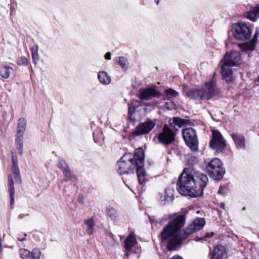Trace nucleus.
Masks as SVG:
<instances>
[{"label":"nucleus","mask_w":259,"mask_h":259,"mask_svg":"<svg viewBox=\"0 0 259 259\" xmlns=\"http://www.w3.org/2000/svg\"><path fill=\"white\" fill-rule=\"evenodd\" d=\"M208 182L206 175L193 168H185L179 176L177 190L182 195L195 198L203 194Z\"/></svg>","instance_id":"nucleus-1"},{"label":"nucleus","mask_w":259,"mask_h":259,"mask_svg":"<svg viewBox=\"0 0 259 259\" xmlns=\"http://www.w3.org/2000/svg\"><path fill=\"white\" fill-rule=\"evenodd\" d=\"M184 222L185 218L183 215H177L161 232V242L169 250L177 249L182 240L197 231L194 225L191 223L184 230L185 236H181L180 233L181 228L184 225Z\"/></svg>","instance_id":"nucleus-2"},{"label":"nucleus","mask_w":259,"mask_h":259,"mask_svg":"<svg viewBox=\"0 0 259 259\" xmlns=\"http://www.w3.org/2000/svg\"><path fill=\"white\" fill-rule=\"evenodd\" d=\"M240 54L236 51H232L226 53L224 58L220 61L221 75L223 78L229 83L234 79L232 67L239 66L242 63Z\"/></svg>","instance_id":"nucleus-3"},{"label":"nucleus","mask_w":259,"mask_h":259,"mask_svg":"<svg viewBox=\"0 0 259 259\" xmlns=\"http://www.w3.org/2000/svg\"><path fill=\"white\" fill-rule=\"evenodd\" d=\"M215 82L211 78L197 88L187 91V97L194 100H209L212 98L214 93Z\"/></svg>","instance_id":"nucleus-4"},{"label":"nucleus","mask_w":259,"mask_h":259,"mask_svg":"<svg viewBox=\"0 0 259 259\" xmlns=\"http://www.w3.org/2000/svg\"><path fill=\"white\" fill-rule=\"evenodd\" d=\"M251 32L250 27L244 22H238L232 25V34L237 39L246 40L249 39Z\"/></svg>","instance_id":"nucleus-5"},{"label":"nucleus","mask_w":259,"mask_h":259,"mask_svg":"<svg viewBox=\"0 0 259 259\" xmlns=\"http://www.w3.org/2000/svg\"><path fill=\"white\" fill-rule=\"evenodd\" d=\"M203 170L215 180H221L225 174L224 167L220 163H203Z\"/></svg>","instance_id":"nucleus-6"},{"label":"nucleus","mask_w":259,"mask_h":259,"mask_svg":"<svg viewBox=\"0 0 259 259\" xmlns=\"http://www.w3.org/2000/svg\"><path fill=\"white\" fill-rule=\"evenodd\" d=\"M182 135L186 145L192 150L196 151L198 149L199 142L196 132L194 129L191 127L184 129Z\"/></svg>","instance_id":"nucleus-7"},{"label":"nucleus","mask_w":259,"mask_h":259,"mask_svg":"<svg viewBox=\"0 0 259 259\" xmlns=\"http://www.w3.org/2000/svg\"><path fill=\"white\" fill-rule=\"evenodd\" d=\"M227 143L219 131H212V139L209 142L210 147L218 152H221L226 148Z\"/></svg>","instance_id":"nucleus-8"},{"label":"nucleus","mask_w":259,"mask_h":259,"mask_svg":"<svg viewBox=\"0 0 259 259\" xmlns=\"http://www.w3.org/2000/svg\"><path fill=\"white\" fill-rule=\"evenodd\" d=\"M176 134L167 125H164L157 136L159 142L164 145H169L175 141Z\"/></svg>","instance_id":"nucleus-9"},{"label":"nucleus","mask_w":259,"mask_h":259,"mask_svg":"<svg viewBox=\"0 0 259 259\" xmlns=\"http://www.w3.org/2000/svg\"><path fill=\"white\" fill-rule=\"evenodd\" d=\"M156 124V120H147L137 125L133 134L136 136L147 134L152 130Z\"/></svg>","instance_id":"nucleus-10"},{"label":"nucleus","mask_w":259,"mask_h":259,"mask_svg":"<svg viewBox=\"0 0 259 259\" xmlns=\"http://www.w3.org/2000/svg\"><path fill=\"white\" fill-rule=\"evenodd\" d=\"M138 244L136 235L134 233H130L124 241V248L127 251H132L136 252V249ZM125 256L127 257L128 255V252H126Z\"/></svg>","instance_id":"nucleus-11"},{"label":"nucleus","mask_w":259,"mask_h":259,"mask_svg":"<svg viewBox=\"0 0 259 259\" xmlns=\"http://www.w3.org/2000/svg\"><path fill=\"white\" fill-rule=\"evenodd\" d=\"M19 254L22 259H40L41 251L38 248H35L31 251L25 248L19 250Z\"/></svg>","instance_id":"nucleus-12"},{"label":"nucleus","mask_w":259,"mask_h":259,"mask_svg":"<svg viewBox=\"0 0 259 259\" xmlns=\"http://www.w3.org/2000/svg\"><path fill=\"white\" fill-rule=\"evenodd\" d=\"M258 35V31L257 29H256L255 33L253 35L252 38L250 40L238 45L241 51L248 54L250 52L253 51L255 49V45L257 41Z\"/></svg>","instance_id":"nucleus-13"},{"label":"nucleus","mask_w":259,"mask_h":259,"mask_svg":"<svg viewBox=\"0 0 259 259\" xmlns=\"http://www.w3.org/2000/svg\"><path fill=\"white\" fill-rule=\"evenodd\" d=\"M159 94V92L154 88L142 89L139 92V97L141 100H147L156 97Z\"/></svg>","instance_id":"nucleus-14"},{"label":"nucleus","mask_w":259,"mask_h":259,"mask_svg":"<svg viewBox=\"0 0 259 259\" xmlns=\"http://www.w3.org/2000/svg\"><path fill=\"white\" fill-rule=\"evenodd\" d=\"M136 164L138 163H119L118 165V172L120 175L133 174Z\"/></svg>","instance_id":"nucleus-15"},{"label":"nucleus","mask_w":259,"mask_h":259,"mask_svg":"<svg viewBox=\"0 0 259 259\" xmlns=\"http://www.w3.org/2000/svg\"><path fill=\"white\" fill-rule=\"evenodd\" d=\"M231 136L236 148L238 149H245V139L242 134L238 133H232Z\"/></svg>","instance_id":"nucleus-16"},{"label":"nucleus","mask_w":259,"mask_h":259,"mask_svg":"<svg viewBox=\"0 0 259 259\" xmlns=\"http://www.w3.org/2000/svg\"><path fill=\"white\" fill-rule=\"evenodd\" d=\"M136 172L139 183L143 185L146 182V172L143 163L136 164Z\"/></svg>","instance_id":"nucleus-17"},{"label":"nucleus","mask_w":259,"mask_h":259,"mask_svg":"<svg viewBox=\"0 0 259 259\" xmlns=\"http://www.w3.org/2000/svg\"><path fill=\"white\" fill-rule=\"evenodd\" d=\"M58 166L62 169L64 176L66 178L64 180L65 181H71L73 182L77 181V178L72 174L66 163H59Z\"/></svg>","instance_id":"nucleus-18"},{"label":"nucleus","mask_w":259,"mask_h":259,"mask_svg":"<svg viewBox=\"0 0 259 259\" xmlns=\"http://www.w3.org/2000/svg\"><path fill=\"white\" fill-rule=\"evenodd\" d=\"M174 190L170 189H166L164 192L159 194V200L163 202V204L172 201L174 199Z\"/></svg>","instance_id":"nucleus-19"},{"label":"nucleus","mask_w":259,"mask_h":259,"mask_svg":"<svg viewBox=\"0 0 259 259\" xmlns=\"http://www.w3.org/2000/svg\"><path fill=\"white\" fill-rule=\"evenodd\" d=\"M98 78L100 82L104 85H108L111 81L110 76L105 71H101L98 72Z\"/></svg>","instance_id":"nucleus-20"},{"label":"nucleus","mask_w":259,"mask_h":259,"mask_svg":"<svg viewBox=\"0 0 259 259\" xmlns=\"http://www.w3.org/2000/svg\"><path fill=\"white\" fill-rule=\"evenodd\" d=\"M14 181L12 177L9 176L8 177V188L10 195L11 205H12L14 202L15 188L14 186Z\"/></svg>","instance_id":"nucleus-21"},{"label":"nucleus","mask_w":259,"mask_h":259,"mask_svg":"<svg viewBox=\"0 0 259 259\" xmlns=\"http://www.w3.org/2000/svg\"><path fill=\"white\" fill-rule=\"evenodd\" d=\"M145 158L144 150L142 148H138L135 150L133 155V162H143Z\"/></svg>","instance_id":"nucleus-22"},{"label":"nucleus","mask_w":259,"mask_h":259,"mask_svg":"<svg viewBox=\"0 0 259 259\" xmlns=\"http://www.w3.org/2000/svg\"><path fill=\"white\" fill-rule=\"evenodd\" d=\"M259 17V7H255L247 12L246 18L252 21H255Z\"/></svg>","instance_id":"nucleus-23"},{"label":"nucleus","mask_w":259,"mask_h":259,"mask_svg":"<svg viewBox=\"0 0 259 259\" xmlns=\"http://www.w3.org/2000/svg\"><path fill=\"white\" fill-rule=\"evenodd\" d=\"M84 224L88 227L87 232L91 235L94 232L95 222L92 218L89 219L84 221Z\"/></svg>","instance_id":"nucleus-24"},{"label":"nucleus","mask_w":259,"mask_h":259,"mask_svg":"<svg viewBox=\"0 0 259 259\" xmlns=\"http://www.w3.org/2000/svg\"><path fill=\"white\" fill-rule=\"evenodd\" d=\"M23 134L17 133L16 139L17 148L20 154H22L23 153Z\"/></svg>","instance_id":"nucleus-25"},{"label":"nucleus","mask_w":259,"mask_h":259,"mask_svg":"<svg viewBox=\"0 0 259 259\" xmlns=\"http://www.w3.org/2000/svg\"><path fill=\"white\" fill-rule=\"evenodd\" d=\"M13 68L9 66H3L0 68V75L5 79H7L10 77L11 72Z\"/></svg>","instance_id":"nucleus-26"},{"label":"nucleus","mask_w":259,"mask_h":259,"mask_svg":"<svg viewBox=\"0 0 259 259\" xmlns=\"http://www.w3.org/2000/svg\"><path fill=\"white\" fill-rule=\"evenodd\" d=\"M31 51L33 62L36 64L39 58L38 55V46L36 44L34 45L32 48Z\"/></svg>","instance_id":"nucleus-27"},{"label":"nucleus","mask_w":259,"mask_h":259,"mask_svg":"<svg viewBox=\"0 0 259 259\" xmlns=\"http://www.w3.org/2000/svg\"><path fill=\"white\" fill-rule=\"evenodd\" d=\"M26 125V121L25 118H20L18 120V126H17V133L23 134L25 131Z\"/></svg>","instance_id":"nucleus-28"},{"label":"nucleus","mask_w":259,"mask_h":259,"mask_svg":"<svg viewBox=\"0 0 259 259\" xmlns=\"http://www.w3.org/2000/svg\"><path fill=\"white\" fill-rule=\"evenodd\" d=\"M12 169L13 171L14 174L15 175V179L16 181L21 183L22 182L21 176L20 175L19 169L18 166L17 165V163H13L12 166Z\"/></svg>","instance_id":"nucleus-29"},{"label":"nucleus","mask_w":259,"mask_h":259,"mask_svg":"<svg viewBox=\"0 0 259 259\" xmlns=\"http://www.w3.org/2000/svg\"><path fill=\"white\" fill-rule=\"evenodd\" d=\"M194 225V227L197 231L200 230L202 228L205 224V221L203 218H197L191 223Z\"/></svg>","instance_id":"nucleus-30"},{"label":"nucleus","mask_w":259,"mask_h":259,"mask_svg":"<svg viewBox=\"0 0 259 259\" xmlns=\"http://www.w3.org/2000/svg\"><path fill=\"white\" fill-rule=\"evenodd\" d=\"M117 63L123 70H126L128 69V64H127V59L123 57H120L117 59Z\"/></svg>","instance_id":"nucleus-31"},{"label":"nucleus","mask_w":259,"mask_h":259,"mask_svg":"<svg viewBox=\"0 0 259 259\" xmlns=\"http://www.w3.org/2000/svg\"><path fill=\"white\" fill-rule=\"evenodd\" d=\"M165 93L168 99H171L179 95L178 92L171 89H166Z\"/></svg>","instance_id":"nucleus-32"},{"label":"nucleus","mask_w":259,"mask_h":259,"mask_svg":"<svg viewBox=\"0 0 259 259\" xmlns=\"http://www.w3.org/2000/svg\"><path fill=\"white\" fill-rule=\"evenodd\" d=\"M119 162H133V155L132 153H125L123 155Z\"/></svg>","instance_id":"nucleus-33"},{"label":"nucleus","mask_w":259,"mask_h":259,"mask_svg":"<svg viewBox=\"0 0 259 259\" xmlns=\"http://www.w3.org/2000/svg\"><path fill=\"white\" fill-rule=\"evenodd\" d=\"M28 63V61L27 59L23 56L19 57L17 61V64L20 66H26Z\"/></svg>","instance_id":"nucleus-34"},{"label":"nucleus","mask_w":259,"mask_h":259,"mask_svg":"<svg viewBox=\"0 0 259 259\" xmlns=\"http://www.w3.org/2000/svg\"><path fill=\"white\" fill-rule=\"evenodd\" d=\"M135 106L134 105L133 102H132L131 104H128V114L130 119H132V117L135 113Z\"/></svg>","instance_id":"nucleus-35"},{"label":"nucleus","mask_w":259,"mask_h":259,"mask_svg":"<svg viewBox=\"0 0 259 259\" xmlns=\"http://www.w3.org/2000/svg\"><path fill=\"white\" fill-rule=\"evenodd\" d=\"M173 122L175 124L181 126L184 124V120L178 117H175L173 118Z\"/></svg>","instance_id":"nucleus-36"},{"label":"nucleus","mask_w":259,"mask_h":259,"mask_svg":"<svg viewBox=\"0 0 259 259\" xmlns=\"http://www.w3.org/2000/svg\"><path fill=\"white\" fill-rule=\"evenodd\" d=\"M115 210L113 208L107 209V214L111 218L115 217Z\"/></svg>","instance_id":"nucleus-37"},{"label":"nucleus","mask_w":259,"mask_h":259,"mask_svg":"<svg viewBox=\"0 0 259 259\" xmlns=\"http://www.w3.org/2000/svg\"><path fill=\"white\" fill-rule=\"evenodd\" d=\"M227 191V189L226 187H220L218 191V193L221 195H224L226 194Z\"/></svg>","instance_id":"nucleus-38"},{"label":"nucleus","mask_w":259,"mask_h":259,"mask_svg":"<svg viewBox=\"0 0 259 259\" xmlns=\"http://www.w3.org/2000/svg\"><path fill=\"white\" fill-rule=\"evenodd\" d=\"M111 54L110 52H107L105 55V58L107 60H110L111 59Z\"/></svg>","instance_id":"nucleus-39"},{"label":"nucleus","mask_w":259,"mask_h":259,"mask_svg":"<svg viewBox=\"0 0 259 259\" xmlns=\"http://www.w3.org/2000/svg\"><path fill=\"white\" fill-rule=\"evenodd\" d=\"M27 215H28V214H21L19 215V218L20 219H22L23 217Z\"/></svg>","instance_id":"nucleus-40"},{"label":"nucleus","mask_w":259,"mask_h":259,"mask_svg":"<svg viewBox=\"0 0 259 259\" xmlns=\"http://www.w3.org/2000/svg\"><path fill=\"white\" fill-rule=\"evenodd\" d=\"M213 235H214V233L213 232H211L210 234H207L206 235V237H210L213 236Z\"/></svg>","instance_id":"nucleus-41"},{"label":"nucleus","mask_w":259,"mask_h":259,"mask_svg":"<svg viewBox=\"0 0 259 259\" xmlns=\"http://www.w3.org/2000/svg\"><path fill=\"white\" fill-rule=\"evenodd\" d=\"M215 161H220V160L219 159L217 158H214L212 159H211L210 161V162H215Z\"/></svg>","instance_id":"nucleus-42"},{"label":"nucleus","mask_w":259,"mask_h":259,"mask_svg":"<svg viewBox=\"0 0 259 259\" xmlns=\"http://www.w3.org/2000/svg\"><path fill=\"white\" fill-rule=\"evenodd\" d=\"M171 259H183L180 256H175Z\"/></svg>","instance_id":"nucleus-43"},{"label":"nucleus","mask_w":259,"mask_h":259,"mask_svg":"<svg viewBox=\"0 0 259 259\" xmlns=\"http://www.w3.org/2000/svg\"><path fill=\"white\" fill-rule=\"evenodd\" d=\"M159 0H155V2L156 3V4H157V5H158V4H159Z\"/></svg>","instance_id":"nucleus-44"},{"label":"nucleus","mask_w":259,"mask_h":259,"mask_svg":"<svg viewBox=\"0 0 259 259\" xmlns=\"http://www.w3.org/2000/svg\"><path fill=\"white\" fill-rule=\"evenodd\" d=\"M25 240V239H20V240L21 241H24Z\"/></svg>","instance_id":"nucleus-45"},{"label":"nucleus","mask_w":259,"mask_h":259,"mask_svg":"<svg viewBox=\"0 0 259 259\" xmlns=\"http://www.w3.org/2000/svg\"><path fill=\"white\" fill-rule=\"evenodd\" d=\"M169 219H171V215H169Z\"/></svg>","instance_id":"nucleus-46"},{"label":"nucleus","mask_w":259,"mask_h":259,"mask_svg":"<svg viewBox=\"0 0 259 259\" xmlns=\"http://www.w3.org/2000/svg\"><path fill=\"white\" fill-rule=\"evenodd\" d=\"M223 207H224V204H222Z\"/></svg>","instance_id":"nucleus-47"},{"label":"nucleus","mask_w":259,"mask_h":259,"mask_svg":"<svg viewBox=\"0 0 259 259\" xmlns=\"http://www.w3.org/2000/svg\"><path fill=\"white\" fill-rule=\"evenodd\" d=\"M223 207H224V204H222Z\"/></svg>","instance_id":"nucleus-48"}]
</instances>
